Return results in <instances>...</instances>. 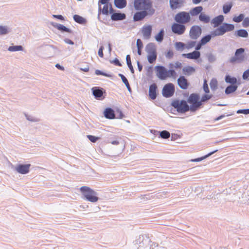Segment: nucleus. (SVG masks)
<instances>
[{
    "mask_svg": "<svg viewBox=\"0 0 249 249\" xmlns=\"http://www.w3.org/2000/svg\"><path fill=\"white\" fill-rule=\"evenodd\" d=\"M80 190L85 198L91 202H96L98 200L96 192L88 186H82Z\"/></svg>",
    "mask_w": 249,
    "mask_h": 249,
    "instance_id": "nucleus-4",
    "label": "nucleus"
},
{
    "mask_svg": "<svg viewBox=\"0 0 249 249\" xmlns=\"http://www.w3.org/2000/svg\"><path fill=\"white\" fill-rule=\"evenodd\" d=\"M175 48L177 50L180 51L186 49V45L183 42H177L175 44Z\"/></svg>",
    "mask_w": 249,
    "mask_h": 249,
    "instance_id": "nucleus-32",
    "label": "nucleus"
},
{
    "mask_svg": "<svg viewBox=\"0 0 249 249\" xmlns=\"http://www.w3.org/2000/svg\"><path fill=\"white\" fill-rule=\"evenodd\" d=\"M175 92V87L172 83L166 84L163 88L162 93L164 97L168 98L173 95Z\"/></svg>",
    "mask_w": 249,
    "mask_h": 249,
    "instance_id": "nucleus-9",
    "label": "nucleus"
},
{
    "mask_svg": "<svg viewBox=\"0 0 249 249\" xmlns=\"http://www.w3.org/2000/svg\"><path fill=\"white\" fill-rule=\"evenodd\" d=\"M8 32V31L7 27L0 26V35H5Z\"/></svg>",
    "mask_w": 249,
    "mask_h": 249,
    "instance_id": "nucleus-42",
    "label": "nucleus"
},
{
    "mask_svg": "<svg viewBox=\"0 0 249 249\" xmlns=\"http://www.w3.org/2000/svg\"><path fill=\"white\" fill-rule=\"evenodd\" d=\"M196 42L195 41H189L187 42V44H186V49H190L192 48H193L194 47H195V46L196 45Z\"/></svg>",
    "mask_w": 249,
    "mask_h": 249,
    "instance_id": "nucleus-40",
    "label": "nucleus"
},
{
    "mask_svg": "<svg viewBox=\"0 0 249 249\" xmlns=\"http://www.w3.org/2000/svg\"><path fill=\"white\" fill-rule=\"evenodd\" d=\"M203 90L206 93H209L210 91H209V87H208V84L207 83V80L206 79H205L204 80V83H203Z\"/></svg>",
    "mask_w": 249,
    "mask_h": 249,
    "instance_id": "nucleus-44",
    "label": "nucleus"
},
{
    "mask_svg": "<svg viewBox=\"0 0 249 249\" xmlns=\"http://www.w3.org/2000/svg\"><path fill=\"white\" fill-rule=\"evenodd\" d=\"M104 115L106 118L109 119H113L115 118L114 112L110 108H107L104 111Z\"/></svg>",
    "mask_w": 249,
    "mask_h": 249,
    "instance_id": "nucleus-22",
    "label": "nucleus"
},
{
    "mask_svg": "<svg viewBox=\"0 0 249 249\" xmlns=\"http://www.w3.org/2000/svg\"><path fill=\"white\" fill-rule=\"evenodd\" d=\"M225 81L227 83L231 84L232 85H235L234 84L237 82V79L235 77H231L230 75H227L226 76Z\"/></svg>",
    "mask_w": 249,
    "mask_h": 249,
    "instance_id": "nucleus-30",
    "label": "nucleus"
},
{
    "mask_svg": "<svg viewBox=\"0 0 249 249\" xmlns=\"http://www.w3.org/2000/svg\"><path fill=\"white\" fill-rule=\"evenodd\" d=\"M177 82L179 88L182 89H187L190 85L188 80L184 76H180Z\"/></svg>",
    "mask_w": 249,
    "mask_h": 249,
    "instance_id": "nucleus-13",
    "label": "nucleus"
},
{
    "mask_svg": "<svg viewBox=\"0 0 249 249\" xmlns=\"http://www.w3.org/2000/svg\"><path fill=\"white\" fill-rule=\"evenodd\" d=\"M137 64L139 71H141L142 68V66L140 65V62L139 61L137 62Z\"/></svg>",
    "mask_w": 249,
    "mask_h": 249,
    "instance_id": "nucleus-62",
    "label": "nucleus"
},
{
    "mask_svg": "<svg viewBox=\"0 0 249 249\" xmlns=\"http://www.w3.org/2000/svg\"><path fill=\"white\" fill-rule=\"evenodd\" d=\"M8 50L10 52H16L22 51L23 48L21 46H13L9 47Z\"/></svg>",
    "mask_w": 249,
    "mask_h": 249,
    "instance_id": "nucleus-35",
    "label": "nucleus"
},
{
    "mask_svg": "<svg viewBox=\"0 0 249 249\" xmlns=\"http://www.w3.org/2000/svg\"><path fill=\"white\" fill-rule=\"evenodd\" d=\"M232 6V4L231 2H229V3H227L225 4L223 6V12L225 14H227L228 13H229L230 11Z\"/></svg>",
    "mask_w": 249,
    "mask_h": 249,
    "instance_id": "nucleus-31",
    "label": "nucleus"
},
{
    "mask_svg": "<svg viewBox=\"0 0 249 249\" xmlns=\"http://www.w3.org/2000/svg\"><path fill=\"white\" fill-rule=\"evenodd\" d=\"M152 27L150 25H144L141 29V32L143 37L145 39H149L152 34Z\"/></svg>",
    "mask_w": 249,
    "mask_h": 249,
    "instance_id": "nucleus-11",
    "label": "nucleus"
},
{
    "mask_svg": "<svg viewBox=\"0 0 249 249\" xmlns=\"http://www.w3.org/2000/svg\"><path fill=\"white\" fill-rule=\"evenodd\" d=\"M242 25L244 27H248L249 26V18H246L243 20Z\"/></svg>",
    "mask_w": 249,
    "mask_h": 249,
    "instance_id": "nucleus-46",
    "label": "nucleus"
},
{
    "mask_svg": "<svg viewBox=\"0 0 249 249\" xmlns=\"http://www.w3.org/2000/svg\"><path fill=\"white\" fill-rule=\"evenodd\" d=\"M204 158H205V157H203V158H197V159H196L194 160H192V161H200L204 159Z\"/></svg>",
    "mask_w": 249,
    "mask_h": 249,
    "instance_id": "nucleus-61",
    "label": "nucleus"
},
{
    "mask_svg": "<svg viewBox=\"0 0 249 249\" xmlns=\"http://www.w3.org/2000/svg\"><path fill=\"white\" fill-rule=\"evenodd\" d=\"M95 73L96 75H102L104 76H107V75L106 73H104L102 71H100V70H97L95 71Z\"/></svg>",
    "mask_w": 249,
    "mask_h": 249,
    "instance_id": "nucleus-53",
    "label": "nucleus"
},
{
    "mask_svg": "<svg viewBox=\"0 0 249 249\" xmlns=\"http://www.w3.org/2000/svg\"><path fill=\"white\" fill-rule=\"evenodd\" d=\"M59 29L65 32L69 31V29L64 25H61Z\"/></svg>",
    "mask_w": 249,
    "mask_h": 249,
    "instance_id": "nucleus-57",
    "label": "nucleus"
},
{
    "mask_svg": "<svg viewBox=\"0 0 249 249\" xmlns=\"http://www.w3.org/2000/svg\"><path fill=\"white\" fill-rule=\"evenodd\" d=\"M174 56V52L172 50H168L165 54V56L167 58H172Z\"/></svg>",
    "mask_w": 249,
    "mask_h": 249,
    "instance_id": "nucleus-45",
    "label": "nucleus"
},
{
    "mask_svg": "<svg viewBox=\"0 0 249 249\" xmlns=\"http://www.w3.org/2000/svg\"><path fill=\"white\" fill-rule=\"evenodd\" d=\"M182 67V64L179 62H176L175 64V68L176 69H180Z\"/></svg>",
    "mask_w": 249,
    "mask_h": 249,
    "instance_id": "nucleus-54",
    "label": "nucleus"
},
{
    "mask_svg": "<svg viewBox=\"0 0 249 249\" xmlns=\"http://www.w3.org/2000/svg\"><path fill=\"white\" fill-rule=\"evenodd\" d=\"M234 26L231 24L224 23L219 27V36L222 35L226 32L233 30Z\"/></svg>",
    "mask_w": 249,
    "mask_h": 249,
    "instance_id": "nucleus-12",
    "label": "nucleus"
},
{
    "mask_svg": "<svg viewBox=\"0 0 249 249\" xmlns=\"http://www.w3.org/2000/svg\"><path fill=\"white\" fill-rule=\"evenodd\" d=\"M113 63L116 66H121V64L120 62H119V60L118 59H117V58L113 60Z\"/></svg>",
    "mask_w": 249,
    "mask_h": 249,
    "instance_id": "nucleus-56",
    "label": "nucleus"
},
{
    "mask_svg": "<svg viewBox=\"0 0 249 249\" xmlns=\"http://www.w3.org/2000/svg\"><path fill=\"white\" fill-rule=\"evenodd\" d=\"M170 6L172 9H176L181 7L178 0H170Z\"/></svg>",
    "mask_w": 249,
    "mask_h": 249,
    "instance_id": "nucleus-27",
    "label": "nucleus"
},
{
    "mask_svg": "<svg viewBox=\"0 0 249 249\" xmlns=\"http://www.w3.org/2000/svg\"><path fill=\"white\" fill-rule=\"evenodd\" d=\"M119 76L121 78L123 82L125 85L126 87L128 89V90H130V87L128 83V80L126 78V77L122 74H119Z\"/></svg>",
    "mask_w": 249,
    "mask_h": 249,
    "instance_id": "nucleus-36",
    "label": "nucleus"
},
{
    "mask_svg": "<svg viewBox=\"0 0 249 249\" xmlns=\"http://www.w3.org/2000/svg\"><path fill=\"white\" fill-rule=\"evenodd\" d=\"M126 60L127 66L129 67V69L130 70L131 72L132 73H133L134 72V71L133 66H132V64H131V58H130V56L129 55H126Z\"/></svg>",
    "mask_w": 249,
    "mask_h": 249,
    "instance_id": "nucleus-34",
    "label": "nucleus"
},
{
    "mask_svg": "<svg viewBox=\"0 0 249 249\" xmlns=\"http://www.w3.org/2000/svg\"><path fill=\"white\" fill-rule=\"evenodd\" d=\"M55 67H56V68H57L58 69H60V70H62V69H63L62 68V67H61L59 64H57L55 65Z\"/></svg>",
    "mask_w": 249,
    "mask_h": 249,
    "instance_id": "nucleus-64",
    "label": "nucleus"
},
{
    "mask_svg": "<svg viewBox=\"0 0 249 249\" xmlns=\"http://www.w3.org/2000/svg\"><path fill=\"white\" fill-rule=\"evenodd\" d=\"M53 17L60 20L64 19L62 15H54Z\"/></svg>",
    "mask_w": 249,
    "mask_h": 249,
    "instance_id": "nucleus-59",
    "label": "nucleus"
},
{
    "mask_svg": "<svg viewBox=\"0 0 249 249\" xmlns=\"http://www.w3.org/2000/svg\"><path fill=\"white\" fill-rule=\"evenodd\" d=\"M237 85H231L227 87L225 89V93L229 94L235 91L237 89Z\"/></svg>",
    "mask_w": 249,
    "mask_h": 249,
    "instance_id": "nucleus-29",
    "label": "nucleus"
},
{
    "mask_svg": "<svg viewBox=\"0 0 249 249\" xmlns=\"http://www.w3.org/2000/svg\"><path fill=\"white\" fill-rule=\"evenodd\" d=\"M73 19L76 22L79 23H83L84 21V18L82 17L77 15H75L73 16Z\"/></svg>",
    "mask_w": 249,
    "mask_h": 249,
    "instance_id": "nucleus-41",
    "label": "nucleus"
},
{
    "mask_svg": "<svg viewBox=\"0 0 249 249\" xmlns=\"http://www.w3.org/2000/svg\"><path fill=\"white\" fill-rule=\"evenodd\" d=\"M203 9L202 6H199L192 8L188 13L190 14V16L195 17L200 15L202 13Z\"/></svg>",
    "mask_w": 249,
    "mask_h": 249,
    "instance_id": "nucleus-20",
    "label": "nucleus"
},
{
    "mask_svg": "<svg viewBox=\"0 0 249 249\" xmlns=\"http://www.w3.org/2000/svg\"><path fill=\"white\" fill-rule=\"evenodd\" d=\"M111 143L114 145H117L119 142L118 141H113L111 142Z\"/></svg>",
    "mask_w": 249,
    "mask_h": 249,
    "instance_id": "nucleus-63",
    "label": "nucleus"
},
{
    "mask_svg": "<svg viewBox=\"0 0 249 249\" xmlns=\"http://www.w3.org/2000/svg\"><path fill=\"white\" fill-rule=\"evenodd\" d=\"M237 113L244 114H249V109H239L237 111Z\"/></svg>",
    "mask_w": 249,
    "mask_h": 249,
    "instance_id": "nucleus-48",
    "label": "nucleus"
},
{
    "mask_svg": "<svg viewBox=\"0 0 249 249\" xmlns=\"http://www.w3.org/2000/svg\"><path fill=\"white\" fill-rule=\"evenodd\" d=\"M244 51L245 50L243 48L236 50L234 56L230 59V62L232 63L242 62L245 58Z\"/></svg>",
    "mask_w": 249,
    "mask_h": 249,
    "instance_id": "nucleus-7",
    "label": "nucleus"
},
{
    "mask_svg": "<svg viewBox=\"0 0 249 249\" xmlns=\"http://www.w3.org/2000/svg\"><path fill=\"white\" fill-rule=\"evenodd\" d=\"M212 98V95L206 94L202 96L201 99H200L199 96L196 93L191 94L188 99V102L190 105V110L195 111L199 108L202 105V103L206 102Z\"/></svg>",
    "mask_w": 249,
    "mask_h": 249,
    "instance_id": "nucleus-1",
    "label": "nucleus"
},
{
    "mask_svg": "<svg viewBox=\"0 0 249 249\" xmlns=\"http://www.w3.org/2000/svg\"><path fill=\"white\" fill-rule=\"evenodd\" d=\"M157 86L154 83L150 85L149 89V96L152 100H154L157 97Z\"/></svg>",
    "mask_w": 249,
    "mask_h": 249,
    "instance_id": "nucleus-16",
    "label": "nucleus"
},
{
    "mask_svg": "<svg viewBox=\"0 0 249 249\" xmlns=\"http://www.w3.org/2000/svg\"><path fill=\"white\" fill-rule=\"evenodd\" d=\"M148 61L150 63H153L157 59V53L155 49L148 52Z\"/></svg>",
    "mask_w": 249,
    "mask_h": 249,
    "instance_id": "nucleus-19",
    "label": "nucleus"
},
{
    "mask_svg": "<svg viewBox=\"0 0 249 249\" xmlns=\"http://www.w3.org/2000/svg\"><path fill=\"white\" fill-rule=\"evenodd\" d=\"M216 36V34H212V35H207L202 37L200 40V42H201V44L204 45L210 41L212 37L214 36Z\"/></svg>",
    "mask_w": 249,
    "mask_h": 249,
    "instance_id": "nucleus-24",
    "label": "nucleus"
},
{
    "mask_svg": "<svg viewBox=\"0 0 249 249\" xmlns=\"http://www.w3.org/2000/svg\"><path fill=\"white\" fill-rule=\"evenodd\" d=\"M137 47L138 49H142L143 47L142 42L140 39L137 40Z\"/></svg>",
    "mask_w": 249,
    "mask_h": 249,
    "instance_id": "nucleus-50",
    "label": "nucleus"
},
{
    "mask_svg": "<svg viewBox=\"0 0 249 249\" xmlns=\"http://www.w3.org/2000/svg\"><path fill=\"white\" fill-rule=\"evenodd\" d=\"M109 0H100L99 1V4H106L107 3Z\"/></svg>",
    "mask_w": 249,
    "mask_h": 249,
    "instance_id": "nucleus-60",
    "label": "nucleus"
},
{
    "mask_svg": "<svg viewBox=\"0 0 249 249\" xmlns=\"http://www.w3.org/2000/svg\"><path fill=\"white\" fill-rule=\"evenodd\" d=\"M134 6L136 10L146 11L149 16L155 13V9L153 7L151 0H135Z\"/></svg>",
    "mask_w": 249,
    "mask_h": 249,
    "instance_id": "nucleus-2",
    "label": "nucleus"
},
{
    "mask_svg": "<svg viewBox=\"0 0 249 249\" xmlns=\"http://www.w3.org/2000/svg\"><path fill=\"white\" fill-rule=\"evenodd\" d=\"M203 45L201 43V42L199 41L197 45L196 46V50L197 51L199 50H200L202 47V46H203Z\"/></svg>",
    "mask_w": 249,
    "mask_h": 249,
    "instance_id": "nucleus-55",
    "label": "nucleus"
},
{
    "mask_svg": "<svg viewBox=\"0 0 249 249\" xmlns=\"http://www.w3.org/2000/svg\"><path fill=\"white\" fill-rule=\"evenodd\" d=\"M104 48L103 46H101L98 50V55L101 57H103L104 54H103V50Z\"/></svg>",
    "mask_w": 249,
    "mask_h": 249,
    "instance_id": "nucleus-51",
    "label": "nucleus"
},
{
    "mask_svg": "<svg viewBox=\"0 0 249 249\" xmlns=\"http://www.w3.org/2000/svg\"><path fill=\"white\" fill-rule=\"evenodd\" d=\"M224 17L222 15H219V24L223 21Z\"/></svg>",
    "mask_w": 249,
    "mask_h": 249,
    "instance_id": "nucleus-58",
    "label": "nucleus"
},
{
    "mask_svg": "<svg viewBox=\"0 0 249 249\" xmlns=\"http://www.w3.org/2000/svg\"><path fill=\"white\" fill-rule=\"evenodd\" d=\"M125 15L122 13H113L111 15V18L113 20H123L125 18Z\"/></svg>",
    "mask_w": 249,
    "mask_h": 249,
    "instance_id": "nucleus-23",
    "label": "nucleus"
},
{
    "mask_svg": "<svg viewBox=\"0 0 249 249\" xmlns=\"http://www.w3.org/2000/svg\"><path fill=\"white\" fill-rule=\"evenodd\" d=\"M155 73L156 76L161 80L173 77L175 78L177 76L176 72L174 70H167L163 66H157L155 67Z\"/></svg>",
    "mask_w": 249,
    "mask_h": 249,
    "instance_id": "nucleus-3",
    "label": "nucleus"
},
{
    "mask_svg": "<svg viewBox=\"0 0 249 249\" xmlns=\"http://www.w3.org/2000/svg\"><path fill=\"white\" fill-rule=\"evenodd\" d=\"M172 106L178 112L181 113H185L190 110V107L185 100H175L172 102Z\"/></svg>",
    "mask_w": 249,
    "mask_h": 249,
    "instance_id": "nucleus-5",
    "label": "nucleus"
},
{
    "mask_svg": "<svg viewBox=\"0 0 249 249\" xmlns=\"http://www.w3.org/2000/svg\"><path fill=\"white\" fill-rule=\"evenodd\" d=\"M202 33L201 28L198 25L193 26L189 31V36L191 39H196Z\"/></svg>",
    "mask_w": 249,
    "mask_h": 249,
    "instance_id": "nucleus-10",
    "label": "nucleus"
},
{
    "mask_svg": "<svg viewBox=\"0 0 249 249\" xmlns=\"http://www.w3.org/2000/svg\"><path fill=\"white\" fill-rule=\"evenodd\" d=\"M243 78L245 80H249V69L246 70L243 74Z\"/></svg>",
    "mask_w": 249,
    "mask_h": 249,
    "instance_id": "nucleus-49",
    "label": "nucleus"
},
{
    "mask_svg": "<svg viewBox=\"0 0 249 249\" xmlns=\"http://www.w3.org/2000/svg\"><path fill=\"white\" fill-rule=\"evenodd\" d=\"M171 30L173 33L178 35H181L185 33L186 27L184 24L176 22L172 25Z\"/></svg>",
    "mask_w": 249,
    "mask_h": 249,
    "instance_id": "nucleus-8",
    "label": "nucleus"
},
{
    "mask_svg": "<svg viewBox=\"0 0 249 249\" xmlns=\"http://www.w3.org/2000/svg\"><path fill=\"white\" fill-rule=\"evenodd\" d=\"M164 35V30L163 29H161L160 32L155 36V38L156 41L159 42H161L163 39Z\"/></svg>",
    "mask_w": 249,
    "mask_h": 249,
    "instance_id": "nucleus-28",
    "label": "nucleus"
},
{
    "mask_svg": "<svg viewBox=\"0 0 249 249\" xmlns=\"http://www.w3.org/2000/svg\"><path fill=\"white\" fill-rule=\"evenodd\" d=\"M244 18V15L243 14H241L238 16H235L233 18V20L235 22H240L243 20Z\"/></svg>",
    "mask_w": 249,
    "mask_h": 249,
    "instance_id": "nucleus-38",
    "label": "nucleus"
},
{
    "mask_svg": "<svg viewBox=\"0 0 249 249\" xmlns=\"http://www.w3.org/2000/svg\"><path fill=\"white\" fill-rule=\"evenodd\" d=\"M87 137L89 139V140L92 142H95L100 139L99 137H95L92 135H88Z\"/></svg>",
    "mask_w": 249,
    "mask_h": 249,
    "instance_id": "nucleus-43",
    "label": "nucleus"
},
{
    "mask_svg": "<svg viewBox=\"0 0 249 249\" xmlns=\"http://www.w3.org/2000/svg\"><path fill=\"white\" fill-rule=\"evenodd\" d=\"M182 56L190 59H197L200 57V53L198 51H195L192 53H183Z\"/></svg>",
    "mask_w": 249,
    "mask_h": 249,
    "instance_id": "nucleus-15",
    "label": "nucleus"
},
{
    "mask_svg": "<svg viewBox=\"0 0 249 249\" xmlns=\"http://www.w3.org/2000/svg\"><path fill=\"white\" fill-rule=\"evenodd\" d=\"M196 71L195 68L192 66H186L182 69V72L183 74L187 76H189Z\"/></svg>",
    "mask_w": 249,
    "mask_h": 249,
    "instance_id": "nucleus-21",
    "label": "nucleus"
},
{
    "mask_svg": "<svg viewBox=\"0 0 249 249\" xmlns=\"http://www.w3.org/2000/svg\"><path fill=\"white\" fill-rule=\"evenodd\" d=\"M115 6L120 9L123 8L126 5V0H114Z\"/></svg>",
    "mask_w": 249,
    "mask_h": 249,
    "instance_id": "nucleus-25",
    "label": "nucleus"
},
{
    "mask_svg": "<svg viewBox=\"0 0 249 249\" xmlns=\"http://www.w3.org/2000/svg\"><path fill=\"white\" fill-rule=\"evenodd\" d=\"M149 15V14L146 11H141L140 12H136L133 17L134 21H138L143 19L146 16Z\"/></svg>",
    "mask_w": 249,
    "mask_h": 249,
    "instance_id": "nucleus-17",
    "label": "nucleus"
},
{
    "mask_svg": "<svg viewBox=\"0 0 249 249\" xmlns=\"http://www.w3.org/2000/svg\"><path fill=\"white\" fill-rule=\"evenodd\" d=\"M199 19L204 23H208L210 21V17L203 13H201L199 15Z\"/></svg>",
    "mask_w": 249,
    "mask_h": 249,
    "instance_id": "nucleus-26",
    "label": "nucleus"
},
{
    "mask_svg": "<svg viewBox=\"0 0 249 249\" xmlns=\"http://www.w3.org/2000/svg\"><path fill=\"white\" fill-rule=\"evenodd\" d=\"M174 19L176 22L182 24L188 23L191 20L190 14L185 11H182L177 13L175 15Z\"/></svg>",
    "mask_w": 249,
    "mask_h": 249,
    "instance_id": "nucleus-6",
    "label": "nucleus"
},
{
    "mask_svg": "<svg viewBox=\"0 0 249 249\" xmlns=\"http://www.w3.org/2000/svg\"><path fill=\"white\" fill-rule=\"evenodd\" d=\"M216 83H217V81L216 80H212L211 83H210V86H211V87L212 88H215L216 85Z\"/></svg>",
    "mask_w": 249,
    "mask_h": 249,
    "instance_id": "nucleus-52",
    "label": "nucleus"
},
{
    "mask_svg": "<svg viewBox=\"0 0 249 249\" xmlns=\"http://www.w3.org/2000/svg\"><path fill=\"white\" fill-rule=\"evenodd\" d=\"M104 4V5L101 11L103 15H108L109 13L111 14L113 12V8L111 4L108 3L107 2Z\"/></svg>",
    "mask_w": 249,
    "mask_h": 249,
    "instance_id": "nucleus-18",
    "label": "nucleus"
},
{
    "mask_svg": "<svg viewBox=\"0 0 249 249\" xmlns=\"http://www.w3.org/2000/svg\"><path fill=\"white\" fill-rule=\"evenodd\" d=\"M160 136L162 138L167 139L170 137V133L166 130L161 131L160 133Z\"/></svg>",
    "mask_w": 249,
    "mask_h": 249,
    "instance_id": "nucleus-39",
    "label": "nucleus"
},
{
    "mask_svg": "<svg viewBox=\"0 0 249 249\" xmlns=\"http://www.w3.org/2000/svg\"><path fill=\"white\" fill-rule=\"evenodd\" d=\"M211 24L213 27H216L218 26V17H215L211 21Z\"/></svg>",
    "mask_w": 249,
    "mask_h": 249,
    "instance_id": "nucleus-47",
    "label": "nucleus"
},
{
    "mask_svg": "<svg viewBox=\"0 0 249 249\" xmlns=\"http://www.w3.org/2000/svg\"><path fill=\"white\" fill-rule=\"evenodd\" d=\"M237 35L238 36L243 37H247L248 36L247 31L244 29H240L237 31Z\"/></svg>",
    "mask_w": 249,
    "mask_h": 249,
    "instance_id": "nucleus-33",
    "label": "nucleus"
},
{
    "mask_svg": "<svg viewBox=\"0 0 249 249\" xmlns=\"http://www.w3.org/2000/svg\"><path fill=\"white\" fill-rule=\"evenodd\" d=\"M93 94L96 98H100L103 95V91L99 89H95L93 91Z\"/></svg>",
    "mask_w": 249,
    "mask_h": 249,
    "instance_id": "nucleus-37",
    "label": "nucleus"
},
{
    "mask_svg": "<svg viewBox=\"0 0 249 249\" xmlns=\"http://www.w3.org/2000/svg\"><path fill=\"white\" fill-rule=\"evenodd\" d=\"M31 166L30 164H19L16 167V170L21 174H26L29 172V169Z\"/></svg>",
    "mask_w": 249,
    "mask_h": 249,
    "instance_id": "nucleus-14",
    "label": "nucleus"
}]
</instances>
